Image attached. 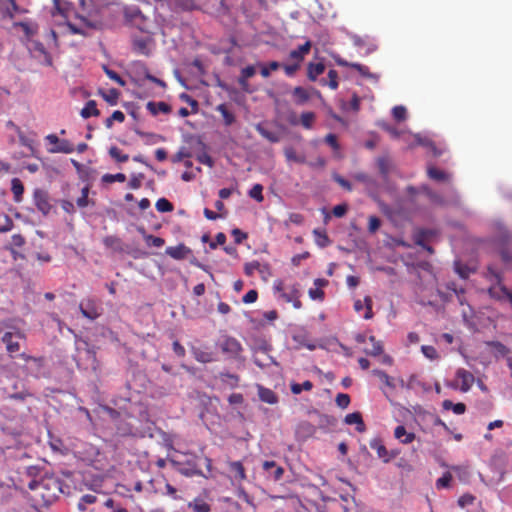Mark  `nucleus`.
Listing matches in <instances>:
<instances>
[{
	"label": "nucleus",
	"mask_w": 512,
	"mask_h": 512,
	"mask_svg": "<svg viewBox=\"0 0 512 512\" xmlns=\"http://www.w3.org/2000/svg\"><path fill=\"white\" fill-rule=\"evenodd\" d=\"M428 176L435 181H445L448 178V175L444 171L436 167L428 168Z\"/></svg>",
	"instance_id": "37998d69"
},
{
	"label": "nucleus",
	"mask_w": 512,
	"mask_h": 512,
	"mask_svg": "<svg viewBox=\"0 0 512 512\" xmlns=\"http://www.w3.org/2000/svg\"><path fill=\"white\" fill-rule=\"evenodd\" d=\"M221 351L232 358H237L242 352L240 342L233 337H225L220 343Z\"/></svg>",
	"instance_id": "423d86ee"
},
{
	"label": "nucleus",
	"mask_w": 512,
	"mask_h": 512,
	"mask_svg": "<svg viewBox=\"0 0 512 512\" xmlns=\"http://www.w3.org/2000/svg\"><path fill=\"white\" fill-rule=\"evenodd\" d=\"M170 5L187 11L193 10L196 6L194 0H171Z\"/></svg>",
	"instance_id": "a18cd8bd"
},
{
	"label": "nucleus",
	"mask_w": 512,
	"mask_h": 512,
	"mask_svg": "<svg viewBox=\"0 0 512 512\" xmlns=\"http://www.w3.org/2000/svg\"><path fill=\"white\" fill-rule=\"evenodd\" d=\"M377 166H378V169H379V172L380 174L384 177V178H387L388 175H389V172H390V161L388 158L386 157H380L378 158L377 160Z\"/></svg>",
	"instance_id": "58836bf2"
},
{
	"label": "nucleus",
	"mask_w": 512,
	"mask_h": 512,
	"mask_svg": "<svg viewBox=\"0 0 512 512\" xmlns=\"http://www.w3.org/2000/svg\"><path fill=\"white\" fill-rule=\"evenodd\" d=\"M88 195H89V187L84 186L81 190V196L76 201L78 207L85 208L86 206H88V203H89Z\"/></svg>",
	"instance_id": "13d9d810"
},
{
	"label": "nucleus",
	"mask_w": 512,
	"mask_h": 512,
	"mask_svg": "<svg viewBox=\"0 0 512 512\" xmlns=\"http://www.w3.org/2000/svg\"><path fill=\"white\" fill-rule=\"evenodd\" d=\"M301 286L298 282L285 283L283 280L277 279L273 283V290L279 294L284 302H290L297 295H301Z\"/></svg>",
	"instance_id": "f03ea898"
},
{
	"label": "nucleus",
	"mask_w": 512,
	"mask_h": 512,
	"mask_svg": "<svg viewBox=\"0 0 512 512\" xmlns=\"http://www.w3.org/2000/svg\"><path fill=\"white\" fill-rule=\"evenodd\" d=\"M80 114L84 119H88L92 116H98L100 111L97 109L96 102L94 100H89L82 108Z\"/></svg>",
	"instance_id": "7c9ffc66"
},
{
	"label": "nucleus",
	"mask_w": 512,
	"mask_h": 512,
	"mask_svg": "<svg viewBox=\"0 0 512 512\" xmlns=\"http://www.w3.org/2000/svg\"><path fill=\"white\" fill-rule=\"evenodd\" d=\"M434 235L432 230L418 229L415 231L413 239L416 245L426 247V241Z\"/></svg>",
	"instance_id": "4be33fe9"
},
{
	"label": "nucleus",
	"mask_w": 512,
	"mask_h": 512,
	"mask_svg": "<svg viewBox=\"0 0 512 512\" xmlns=\"http://www.w3.org/2000/svg\"><path fill=\"white\" fill-rule=\"evenodd\" d=\"M15 337L24 338V334L20 331L15 334L12 332H5L1 338L2 342L6 345V350L10 357H13V354L20 350V344L18 341L14 340Z\"/></svg>",
	"instance_id": "6e6552de"
},
{
	"label": "nucleus",
	"mask_w": 512,
	"mask_h": 512,
	"mask_svg": "<svg viewBox=\"0 0 512 512\" xmlns=\"http://www.w3.org/2000/svg\"><path fill=\"white\" fill-rule=\"evenodd\" d=\"M381 226V220L377 216H370L368 218V231L375 233Z\"/></svg>",
	"instance_id": "69168bd1"
},
{
	"label": "nucleus",
	"mask_w": 512,
	"mask_h": 512,
	"mask_svg": "<svg viewBox=\"0 0 512 512\" xmlns=\"http://www.w3.org/2000/svg\"><path fill=\"white\" fill-rule=\"evenodd\" d=\"M173 468L185 477L203 476V472L198 468L195 460L181 462L175 459L169 460Z\"/></svg>",
	"instance_id": "7ed1b4c3"
},
{
	"label": "nucleus",
	"mask_w": 512,
	"mask_h": 512,
	"mask_svg": "<svg viewBox=\"0 0 512 512\" xmlns=\"http://www.w3.org/2000/svg\"><path fill=\"white\" fill-rule=\"evenodd\" d=\"M324 71L325 65L323 63H309L307 67V76L311 81H315L319 75L324 73Z\"/></svg>",
	"instance_id": "a878e982"
},
{
	"label": "nucleus",
	"mask_w": 512,
	"mask_h": 512,
	"mask_svg": "<svg viewBox=\"0 0 512 512\" xmlns=\"http://www.w3.org/2000/svg\"><path fill=\"white\" fill-rule=\"evenodd\" d=\"M11 191L14 201L17 203L21 202L24 194V185L19 178H13L11 180Z\"/></svg>",
	"instance_id": "5701e85b"
},
{
	"label": "nucleus",
	"mask_w": 512,
	"mask_h": 512,
	"mask_svg": "<svg viewBox=\"0 0 512 512\" xmlns=\"http://www.w3.org/2000/svg\"><path fill=\"white\" fill-rule=\"evenodd\" d=\"M294 102L297 105H303L310 99V94L307 89L297 86L292 91Z\"/></svg>",
	"instance_id": "393cba45"
},
{
	"label": "nucleus",
	"mask_w": 512,
	"mask_h": 512,
	"mask_svg": "<svg viewBox=\"0 0 512 512\" xmlns=\"http://www.w3.org/2000/svg\"><path fill=\"white\" fill-rule=\"evenodd\" d=\"M344 422L347 425H356V430L360 433L364 432L366 430V426L364 424L362 415L360 412H353L350 414H347L344 418Z\"/></svg>",
	"instance_id": "dca6fc26"
},
{
	"label": "nucleus",
	"mask_w": 512,
	"mask_h": 512,
	"mask_svg": "<svg viewBox=\"0 0 512 512\" xmlns=\"http://www.w3.org/2000/svg\"><path fill=\"white\" fill-rule=\"evenodd\" d=\"M133 50L139 54L148 55L150 53L149 39L143 37L134 38Z\"/></svg>",
	"instance_id": "b1692460"
},
{
	"label": "nucleus",
	"mask_w": 512,
	"mask_h": 512,
	"mask_svg": "<svg viewBox=\"0 0 512 512\" xmlns=\"http://www.w3.org/2000/svg\"><path fill=\"white\" fill-rule=\"evenodd\" d=\"M263 187L260 184H255L252 189L249 191V196L253 199H255L258 202L263 201Z\"/></svg>",
	"instance_id": "bf43d9fd"
},
{
	"label": "nucleus",
	"mask_w": 512,
	"mask_h": 512,
	"mask_svg": "<svg viewBox=\"0 0 512 512\" xmlns=\"http://www.w3.org/2000/svg\"><path fill=\"white\" fill-rule=\"evenodd\" d=\"M18 138L21 145L29 148L32 153H34V140L25 136L22 130H18Z\"/></svg>",
	"instance_id": "4d7b16f0"
},
{
	"label": "nucleus",
	"mask_w": 512,
	"mask_h": 512,
	"mask_svg": "<svg viewBox=\"0 0 512 512\" xmlns=\"http://www.w3.org/2000/svg\"><path fill=\"white\" fill-rule=\"evenodd\" d=\"M475 500V497L472 494L466 493L459 497L458 505L461 508L472 505Z\"/></svg>",
	"instance_id": "338daca9"
},
{
	"label": "nucleus",
	"mask_w": 512,
	"mask_h": 512,
	"mask_svg": "<svg viewBox=\"0 0 512 512\" xmlns=\"http://www.w3.org/2000/svg\"><path fill=\"white\" fill-rule=\"evenodd\" d=\"M421 351L424 354V356L430 360H435L438 358L437 350L433 346L423 345L421 347Z\"/></svg>",
	"instance_id": "0e129e2a"
},
{
	"label": "nucleus",
	"mask_w": 512,
	"mask_h": 512,
	"mask_svg": "<svg viewBox=\"0 0 512 512\" xmlns=\"http://www.w3.org/2000/svg\"><path fill=\"white\" fill-rule=\"evenodd\" d=\"M29 50L32 56L36 58L41 64L46 66L52 65L51 55L47 52L41 42L30 41Z\"/></svg>",
	"instance_id": "39448f33"
},
{
	"label": "nucleus",
	"mask_w": 512,
	"mask_h": 512,
	"mask_svg": "<svg viewBox=\"0 0 512 512\" xmlns=\"http://www.w3.org/2000/svg\"><path fill=\"white\" fill-rule=\"evenodd\" d=\"M237 496L239 499L243 500L248 505L253 506V507L255 506L254 502H253V498L245 491L244 488L239 487L237 489Z\"/></svg>",
	"instance_id": "774afa93"
},
{
	"label": "nucleus",
	"mask_w": 512,
	"mask_h": 512,
	"mask_svg": "<svg viewBox=\"0 0 512 512\" xmlns=\"http://www.w3.org/2000/svg\"><path fill=\"white\" fill-rule=\"evenodd\" d=\"M280 63L277 61H271L268 66H262L260 70V74L264 78H268L270 76L271 71H276L280 68Z\"/></svg>",
	"instance_id": "603ef678"
},
{
	"label": "nucleus",
	"mask_w": 512,
	"mask_h": 512,
	"mask_svg": "<svg viewBox=\"0 0 512 512\" xmlns=\"http://www.w3.org/2000/svg\"><path fill=\"white\" fill-rule=\"evenodd\" d=\"M263 470L267 472L268 477L274 481H279L284 474L283 467L277 465L275 461H265L263 463Z\"/></svg>",
	"instance_id": "4468645a"
},
{
	"label": "nucleus",
	"mask_w": 512,
	"mask_h": 512,
	"mask_svg": "<svg viewBox=\"0 0 512 512\" xmlns=\"http://www.w3.org/2000/svg\"><path fill=\"white\" fill-rule=\"evenodd\" d=\"M144 240L148 246L162 247L165 243L164 239L158 236L145 234Z\"/></svg>",
	"instance_id": "8fccbe9b"
},
{
	"label": "nucleus",
	"mask_w": 512,
	"mask_h": 512,
	"mask_svg": "<svg viewBox=\"0 0 512 512\" xmlns=\"http://www.w3.org/2000/svg\"><path fill=\"white\" fill-rule=\"evenodd\" d=\"M372 373L377 376L386 386L395 388L393 379L385 371L374 369Z\"/></svg>",
	"instance_id": "49530a36"
},
{
	"label": "nucleus",
	"mask_w": 512,
	"mask_h": 512,
	"mask_svg": "<svg viewBox=\"0 0 512 512\" xmlns=\"http://www.w3.org/2000/svg\"><path fill=\"white\" fill-rule=\"evenodd\" d=\"M311 42L306 41L303 45H300L297 49L291 50L289 53V57L291 59H295L298 62H301L304 59V56L310 52Z\"/></svg>",
	"instance_id": "412c9836"
},
{
	"label": "nucleus",
	"mask_w": 512,
	"mask_h": 512,
	"mask_svg": "<svg viewBox=\"0 0 512 512\" xmlns=\"http://www.w3.org/2000/svg\"><path fill=\"white\" fill-rule=\"evenodd\" d=\"M255 129L262 137H264L271 143H277L280 141V137L277 133L269 131L261 123L255 125Z\"/></svg>",
	"instance_id": "c756f323"
},
{
	"label": "nucleus",
	"mask_w": 512,
	"mask_h": 512,
	"mask_svg": "<svg viewBox=\"0 0 512 512\" xmlns=\"http://www.w3.org/2000/svg\"><path fill=\"white\" fill-rule=\"evenodd\" d=\"M495 276L498 282L489 288L490 295L499 300H508L512 303V292L500 283L498 275Z\"/></svg>",
	"instance_id": "1a4fd4ad"
},
{
	"label": "nucleus",
	"mask_w": 512,
	"mask_h": 512,
	"mask_svg": "<svg viewBox=\"0 0 512 512\" xmlns=\"http://www.w3.org/2000/svg\"><path fill=\"white\" fill-rule=\"evenodd\" d=\"M165 253L173 259L183 260L191 253V249L185 244L180 243L176 246L167 247Z\"/></svg>",
	"instance_id": "ddd939ff"
},
{
	"label": "nucleus",
	"mask_w": 512,
	"mask_h": 512,
	"mask_svg": "<svg viewBox=\"0 0 512 512\" xmlns=\"http://www.w3.org/2000/svg\"><path fill=\"white\" fill-rule=\"evenodd\" d=\"M124 16L127 21L140 25L145 22L146 17L139 7L131 5L124 8Z\"/></svg>",
	"instance_id": "f8f14e48"
},
{
	"label": "nucleus",
	"mask_w": 512,
	"mask_h": 512,
	"mask_svg": "<svg viewBox=\"0 0 512 512\" xmlns=\"http://www.w3.org/2000/svg\"><path fill=\"white\" fill-rule=\"evenodd\" d=\"M74 150H75L74 145L70 141H68L66 139H62L59 141L58 146H54V147L50 148L48 151L50 153L69 154V153H72Z\"/></svg>",
	"instance_id": "bb28decb"
},
{
	"label": "nucleus",
	"mask_w": 512,
	"mask_h": 512,
	"mask_svg": "<svg viewBox=\"0 0 512 512\" xmlns=\"http://www.w3.org/2000/svg\"><path fill=\"white\" fill-rule=\"evenodd\" d=\"M284 155L287 161L295 163H304L305 157L297 154L296 150L289 146L284 148Z\"/></svg>",
	"instance_id": "72a5a7b5"
},
{
	"label": "nucleus",
	"mask_w": 512,
	"mask_h": 512,
	"mask_svg": "<svg viewBox=\"0 0 512 512\" xmlns=\"http://www.w3.org/2000/svg\"><path fill=\"white\" fill-rule=\"evenodd\" d=\"M228 468L235 480L241 482L246 479V472L242 462L230 461L228 462Z\"/></svg>",
	"instance_id": "a211bd4d"
},
{
	"label": "nucleus",
	"mask_w": 512,
	"mask_h": 512,
	"mask_svg": "<svg viewBox=\"0 0 512 512\" xmlns=\"http://www.w3.org/2000/svg\"><path fill=\"white\" fill-rule=\"evenodd\" d=\"M146 108L154 116L159 113L168 114L171 112V107L165 102L150 101L147 103Z\"/></svg>",
	"instance_id": "aec40b11"
},
{
	"label": "nucleus",
	"mask_w": 512,
	"mask_h": 512,
	"mask_svg": "<svg viewBox=\"0 0 512 512\" xmlns=\"http://www.w3.org/2000/svg\"><path fill=\"white\" fill-rule=\"evenodd\" d=\"M33 201L37 209L43 216H48L53 208L50 203L48 193L43 189H35L33 192Z\"/></svg>",
	"instance_id": "20e7f679"
},
{
	"label": "nucleus",
	"mask_w": 512,
	"mask_h": 512,
	"mask_svg": "<svg viewBox=\"0 0 512 512\" xmlns=\"http://www.w3.org/2000/svg\"><path fill=\"white\" fill-rule=\"evenodd\" d=\"M370 447L377 452V456L382 459L385 463L389 462L391 458L396 456V453H389L383 444L382 440L379 438H374L369 443Z\"/></svg>",
	"instance_id": "9b49d317"
},
{
	"label": "nucleus",
	"mask_w": 512,
	"mask_h": 512,
	"mask_svg": "<svg viewBox=\"0 0 512 512\" xmlns=\"http://www.w3.org/2000/svg\"><path fill=\"white\" fill-rule=\"evenodd\" d=\"M192 354L200 363H210L214 360L212 352L202 350L201 348H192Z\"/></svg>",
	"instance_id": "c85d7f7f"
},
{
	"label": "nucleus",
	"mask_w": 512,
	"mask_h": 512,
	"mask_svg": "<svg viewBox=\"0 0 512 512\" xmlns=\"http://www.w3.org/2000/svg\"><path fill=\"white\" fill-rule=\"evenodd\" d=\"M335 402H336L338 407H340L341 409H345L350 404V396L348 394H345V393H339L336 396Z\"/></svg>",
	"instance_id": "680f3d73"
},
{
	"label": "nucleus",
	"mask_w": 512,
	"mask_h": 512,
	"mask_svg": "<svg viewBox=\"0 0 512 512\" xmlns=\"http://www.w3.org/2000/svg\"><path fill=\"white\" fill-rule=\"evenodd\" d=\"M392 115L395 120L397 121H403L406 119L407 116V110L404 106H395L392 109Z\"/></svg>",
	"instance_id": "052dcab7"
},
{
	"label": "nucleus",
	"mask_w": 512,
	"mask_h": 512,
	"mask_svg": "<svg viewBox=\"0 0 512 512\" xmlns=\"http://www.w3.org/2000/svg\"><path fill=\"white\" fill-rule=\"evenodd\" d=\"M220 378L224 383L230 385V387L235 388L239 383V376L236 374H232L229 372L221 373Z\"/></svg>",
	"instance_id": "c03bdc74"
},
{
	"label": "nucleus",
	"mask_w": 512,
	"mask_h": 512,
	"mask_svg": "<svg viewBox=\"0 0 512 512\" xmlns=\"http://www.w3.org/2000/svg\"><path fill=\"white\" fill-rule=\"evenodd\" d=\"M216 111L222 115L224 124L226 126H230L235 122V116L231 111H229L226 104H219L216 107Z\"/></svg>",
	"instance_id": "2f4dec72"
},
{
	"label": "nucleus",
	"mask_w": 512,
	"mask_h": 512,
	"mask_svg": "<svg viewBox=\"0 0 512 512\" xmlns=\"http://www.w3.org/2000/svg\"><path fill=\"white\" fill-rule=\"evenodd\" d=\"M351 68L359 72L362 76L367 78L376 79V76L369 71V68L360 63L351 64Z\"/></svg>",
	"instance_id": "5fc2aeb1"
},
{
	"label": "nucleus",
	"mask_w": 512,
	"mask_h": 512,
	"mask_svg": "<svg viewBox=\"0 0 512 512\" xmlns=\"http://www.w3.org/2000/svg\"><path fill=\"white\" fill-rule=\"evenodd\" d=\"M369 341L372 343V348L366 350V354L371 356H378L383 352V346L380 341H377L374 336L369 337Z\"/></svg>",
	"instance_id": "a19ab883"
},
{
	"label": "nucleus",
	"mask_w": 512,
	"mask_h": 512,
	"mask_svg": "<svg viewBox=\"0 0 512 512\" xmlns=\"http://www.w3.org/2000/svg\"><path fill=\"white\" fill-rule=\"evenodd\" d=\"M315 113L313 112H303L300 116L301 125L305 129H311L313 127V123L315 121Z\"/></svg>",
	"instance_id": "ea45409f"
},
{
	"label": "nucleus",
	"mask_w": 512,
	"mask_h": 512,
	"mask_svg": "<svg viewBox=\"0 0 512 512\" xmlns=\"http://www.w3.org/2000/svg\"><path fill=\"white\" fill-rule=\"evenodd\" d=\"M103 244L114 252H121L123 250L122 241L117 236H106L103 239Z\"/></svg>",
	"instance_id": "cd10ccee"
},
{
	"label": "nucleus",
	"mask_w": 512,
	"mask_h": 512,
	"mask_svg": "<svg viewBox=\"0 0 512 512\" xmlns=\"http://www.w3.org/2000/svg\"><path fill=\"white\" fill-rule=\"evenodd\" d=\"M99 93L110 105L117 104L120 95V92L117 89L111 88L107 91H100Z\"/></svg>",
	"instance_id": "f704fd0d"
},
{
	"label": "nucleus",
	"mask_w": 512,
	"mask_h": 512,
	"mask_svg": "<svg viewBox=\"0 0 512 512\" xmlns=\"http://www.w3.org/2000/svg\"><path fill=\"white\" fill-rule=\"evenodd\" d=\"M394 437L402 444H410L416 438L415 434L413 432H408L403 425H399L395 428Z\"/></svg>",
	"instance_id": "2eb2a0df"
},
{
	"label": "nucleus",
	"mask_w": 512,
	"mask_h": 512,
	"mask_svg": "<svg viewBox=\"0 0 512 512\" xmlns=\"http://www.w3.org/2000/svg\"><path fill=\"white\" fill-rule=\"evenodd\" d=\"M442 406L445 410H452L457 415H461L466 411V405L461 402L454 404L450 400H444Z\"/></svg>",
	"instance_id": "473e14b6"
},
{
	"label": "nucleus",
	"mask_w": 512,
	"mask_h": 512,
	"mask_svg": "<svg viewBox=\"0 0 512 512\" xmlns=\"http://www.w3.org/2000/svg\"><path fill=\"white\" fill-rule=\"evenodd\" d=\"M456 378L458 381H460L459 388L462 392H468L471 389L475 380L474 375L463 368L457 370Z\"/></svg>",
	"instance_id": "9d476101"
},
{
	"label": "nucleus",
	"mask_w": 512,
	"mask_h": 512,
	"mask_svg": "<svg viewBox=\"0 0 512 512\" xmlns=\"http://www.w3.org/2000/svg\"><path fill=\"white\" fill-rule=\"evenodd\" d=\"M0 9L4 13L12 16L13 13L17 11L18 7L15 0H0Z\"/></svg>",
	"instance_id": "e433bc0d"
},
{
	"label": "nucleus",
	"mask_w": 512,
	"mask_h": 512,
	"mask_svg": "<svg viewBox=\"0 0 512 512\" xmlns=\"http://www.w3.org/2000/svg\"><path fill=\"white\" fill-rule=\"evenodd\" d=\"M109 155L117 162L124 163L127 162L129 156L123 153L118 147L112 146L109 149Z\"/></svg>",
	"instance_id": "4c0bfd02"
},
{
	"label": "nucleus",
	"mask_w": 512,
	"mask_h": 512,
	"mask_svg": "<svg viewBox=\"0 0 512 512\" xmlns=\"http://www.w3.org/2000/svg\"><path fill=\"white\" fill-rule=\"evenodd\" d=\"M155 207H156L157 211L162 212V213L171 212L174 209L173 204L166 198L158 199L156 201Z\"/></svg>",
	"instance_id": "de8ad7c7"
},
{
	"label": "nucleus",
	"mask_w": 512,
	"mask_h": 512,
	"mask_svg": "<svg viewBox=\"0 0 512 512\" xmlns=\"http://www.w3.org/2000/svg\"><path fill=\"white\" fill-rule=\"evenodd\" d=\"M29 487L32 490L35 488L43 490L41 496L47 501L57 498L62 493L61 481L55 477L44 478L38 483H30Z\"/></svg>",
	"instance_id": "f257e3e1"
},
{
	"label": "nucleus",
	"mask_w": 512,
	"mask_h": 512,
	"mask_svg": "<svg viewBox=\"0 0 512 512\" xmlns=\"http://www.w3.org/2000/svg\"><path fill=\"white\" fill-rule=\"evenodd\" d=\"M96 501L97 497L95 495L85 494L80 498L77 507L80 511H85L87 505L94 504Z\"/></svg>",
	"instance_id": "79ce46f5"
},
{
	"label": "nucleus",
	"mask_w": 512,
	"mask_h": 512,
	"mask_svg": "<svg viewBox=\"0 0 512 512\" xmlns=\"http://www.w3.org/2000/svg\"><path fill=\"white\" fill-rule=\"evenodd\" d=\"M103 70L111 80L115 81L120 86H124L126 84V82L117 72H115L112 69H109L106 65L103 66Z\"/></svg>",
	"instance_id": "3c124183"
},
{
	"label": "nucleus",
	"mask_w": 512,
	"mask_h": 512,
	"mask_svg": "<svg viewBox=\"0 0 512 512\" xmlns=\"http://www.w3.org/2000/svg\"><path fill=\"white\" fill-rule=\"evenodd\" d=\"M258 396L261 401L268 404H276L278 402V396L274 391L269 388H265L261 385L258 386Z\"/></svg>",
	"instance_id": "6ab92c4d"
},
{
	"label": "nucleus",
	"mask_w": 512,
	"mask_h": 512,
	"mask_svg": "<svg viewBox=\"0 0 512 512\" xmlns=\"http://www.w3.org/2000/svg\"><path fill=\"white\" fill-rule=\"evenodd\" d=\"M191 512H211V505L202 497H196L188 503Z\"/></svg>",
	"instance_id": "f3484780"
},
{
	"label": "nucleus",
	"mask_w": 512,
	"mask_h": 512,
	"mask_svg": "<svg viewBox=\"0 0 512 512\" xmlns=\"http://www.w3.org/2000/svg\"><path fill=\"white\" fill-rule=\"evenodd\" d=\"M379 126L385 130L387 133H389V135L394 138V139H397L400 137V134L401 132L394 126H391L390 124L388 123H385V122H382V123H379Z\"/></svg>",
	"instance_id": "e2e57ef3"
},
{
	"label": "nucleus",
	"mask_w": 512,
	"mask_h": 512,
	"mask_svg": "<svg viewBox=\"0 0 512 512\" xmlns=\"http://www.w3.org/2000/svg\"><path fill=\"white\" fill-rule=\"evenodd\" d=\"M137 134L146 138V144H155L164 140L161 135L156 133H144L138 131Z\"/></svg>",
	"instance_id": "6e6d98bb"
},
{
	"label": "nucleus",
	"mask_w": 512,
	"mask_h": 512,
	"mask_svg": "<svg viewBox=\"0 0 512 512\" xmlns=\"http://www.w3.org/2000/svg\"><path fill=\"white\" fill-rule=\"evenodd\" d=\"M452 481V475L450 472H445L439 479L436 481V487L438 489L448 488Z\"/></svg>",
	"instance_id": "864d4df0"
},
{
	"label": "nucleus",
	"mask_w": 512,
	"mask_h": 512,
	"mask_svg": "<svg viewBox=\"0 0 512 512\" xmlns=\"http://www.w3.org/2000/svg\"><path fill=\"white\" fill-rule=\"evenodd\" d=\"M313 388V383L309 380L304 381L302 384L292 382L290 384L291 392L295 395L300 394L303 390L310 391Z\"/></svg>",
	"instance_id": "c9c22d12"
},
{
	"label": "nucleus",
	"mask_w": 512,
	"mask_h": 512,
	"mask_svg": "<svg viewBox=\"0 0 512 512\" xmlns=\"http://www.w3.org/2000/svg\"><path fill=\"white\" fill-rule=\"evenodd\" d=\"M79 309L87 319L95 320L100 316V308L93 299L83 300L79 305Z\"/></svg>",
	"instance_id": "0eeeda50"
},
{
	"label": "nucleus",
	"mask_w": 512,
	"mask_h": 512,
	"mask_svg": "<svg viewBox=\"0 0 512 512\" xmlns=\"http://www.w3.org/2000/svg\"><path fill=\"white\" fill-rule=\"evenodd\" d=\"M126 180V175L123 173L117 174H104L102 176V182L104 183H114V182H124Z\"/></svg>",
	"instance_id": "09e8293b"
}]
</instances>
